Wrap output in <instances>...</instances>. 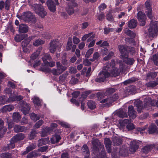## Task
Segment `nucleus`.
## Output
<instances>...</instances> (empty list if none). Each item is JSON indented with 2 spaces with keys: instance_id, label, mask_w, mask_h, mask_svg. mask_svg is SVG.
Segmentation results:
<instances>
[{
  "instance_id": "4be33fe9",
  "label": "nucleus",
  "mask_w": 158,
  "mask_h": 158,
  "mask_svg": "<svg viewBox=\"0 0 158 158\" xmlns=\"http://www.w3.org/2000/svg\"><path fill=\"white\" fill-rule=\"evenodd\" d=\"M119 70L114 66L110 71V76L115 77L118 76L120 74Z\"/></svg>"
},
{
  "instance_id": "423d86ee",
  "label": "nucleus",
  "mask_w": 158,
  "mask_h": 158,
  "mask_svg": "<svg viewBox=\"0 0 158 158\" xmlns=\"http://www.w3.org/2000/svg\"><path fill=\"white\" fill-rule=\"evenodd\" d=\"M118 95L116 94H114L102 99L100 101V102L102 103H107V104H111L114 101L118 99Z\"/></svg>"
},
{
  "instance_id": "864d4df0",
  "label": "nucleus",
  "mask_w": 158,
  "mask_h": 158,
  "mask_svg": "<svg viewBox=\"0 0 158 158\" xmlns=\"http://www.w3.org/2000/svg\"><path fill=\"white\" fill-rule=\"evenodd\" d=\"M44 41L41 39H39L36 40L33 43V45L35 46H38L40 45L44 44Z\"/></svg>"
},
{
  "instance_id": "6ab92c4d",
  "label": "nucleus",
  "mask_w": 158,
  "mask_h": 158,
  "mask_svg": "<svg viewBox=\"0 0 158 158\" xmlns=\"http://www.w3.org/2000/svg\"><path fill=\"white\" fill-rule=\"evenodd\" d=\"M14 108V106L13 105H8L4 106L1 109L0 111L2 112H10L13 110Z\"/></svg>"
},
{
  "instance_id": "bf43d9fd",
  "label": "nucleus",
  "mask_w": 158,
  "mask_h": 158,
  "mask_svg": "<svg viewBox=\"0 0 158 158\" xmlns=\"http://www.w3.org/2000/svg\"><path fill=\"white\" fill-rule=\"evenodd\" d=\"M61 62L62 64L64 65L68 66L69 65V64L68 62V60L66 59L65 56L62 57L61 60Z\"/></svg>"
},
{
  "instance_id": "f257e3e1",
  "label": "nucleus",
  "mask_w": 158,
  "mask_h": 158,
  "mask_svg": "<svg viewBox=\"0 0 158 158\" xmlns=\"http://www.w3.org/2000/svg\"><path fill=\"white\" fill-rule=\"evenodd\" d=\"M151 101L150 98H146L144 100L143 106L142 102L141 101L138 100L135 101L134 104L137 108L138 113H140L143 108H147L148 109V107L151 106Z\"/></svg>"
},
{
  "instance_id": "20e7f679",
  "label": "nucleus",
  "mask_w": 158,
  "mask_h": 158,
  "mask_svg": "<svg viewBox=\"0 0 158 158\" xmlns=\"http://www.w3.org/2000/svg\"><path fill=\"white\" fill-rule=\"evenodd\" d=\"M158 33V26L156 23L152 21L150 23L149 28L148 30V35L149 37H154L156 36Z\"/></svg>"
},
{
  "instance_id": "f704fd0d",
  "label": "nucleus",
  "mask_w": 158,
  "mask_h": 158,
  "mask_svg": "<svg viewBox=\"0 0 158 158\" xmlns=\"http://www.w3.org/2000/svg\"><path fill=\"white\" fill-rule=\"evenodd\" d=\"M158 84V81H153L147 83L146 85L148 87L153 88L156 86Z\"/></svg>"
},
{
  "instance_id": "9b49d317",
  "label": "nucleus",
  "mask_w": 158,
  "mask_h": 158,
  "mask_svg": "<svg viewBox=\"0 0 158 158\" xmlns=\"http://www.w3.org/2000/svg\"><path fill=\"white\" fill-rule=\"evenodd\" d=\"M58 43L57 42L54 40L52 41L50 43L49 49L50 52L54 53L55 52Z\"/></svg>"
},
{
  "instance_id": "9d476101",
  "label": "nucleus",
  "mask_w": 158,
  "mask_h": 158,
  "mask_svg": "<svg viewBox=\"0 0 158 158\" xmlns=\"http://www.w3.org/2000/svg\"><path fill=\"white\" fill-rule=\"evenodd\" d=\"M137 18L138 20L142 23L141 25L144 26L145 24V21L146 19L145 15L141 11H139L137 14Z\"/></svg>"
},
{
  "instance_id": "603ef678",
  "label": "nucleus",
  "mask_w": 158,
  "mask_h": 158,
  "mask_svg": "<svg viewBox=\"0 0 158 158\" xmlns=\"http://www.w3.org/2000/svg\"><path fill=\"white\" fill-rule=\"evenodd\" d=\"M6 97L5 96H0V104H4L8 103V100L6 101Z\"/></svg>"
},
{
  "instance_id": "052dcab7",
  "label": "nucleus",
  "mask_w": 158,
  "mask_h": 158,
  "mask_svg": "<svg viewBox=\"0 0 158 158\" xmlns=\"http://www.w3.org/2000/svg\"><path fill=\"white\" fill-rule=\"evenodd\" d=\"M147 16L151 19H152L153 18V15L152 13V10H148L146 11Z\"/></svg>"
},
{
  "instance_id": "4468645a",
  "label": "nucleus",
  "mask_w": 158,
  "mask_h": 158,
  "mask_svg": "<svg viewBox=\"0 0 158 158\" xmlns=\"http://www.w3.org/2000/svg\"><path fill=\"white\" fill-rule=\"evenodd\" d=\"M46 4L49 10L52 12H54L56 11V7L53 2L51 0H48Z\"/></svg>"
},
{
  "instance_id": "338daca9",
  "label": "nucleus",
  "mask_w": 158,
  "mask_h": 158,
  "mask_svg": "<svg viewBox=\"0 0 158 158\" xmlns=\"http://www.w3.org/2000/svg\"><path fill=\"white\" fill-rule=\"evenodd\" d=\"M44 64L48 66H49L51 67H53L55 65V62L54 61H52L51 62H45Z\"/></svg>"
},
{
  "instance_id": "13d9d810",
  "label": "nucleus",
  "mask_w": 158,
  "mask_h": 158,
  "mask_svg": "<svg viewBox=\"0 0 158 158\" xmlns=\"http://www.w3.org/2000/svg\"><path fill=\"white\" fill-rule=\"evenodd\" d=\"M126 127L128 130H132L135 128L134 124L131 123H130L127 125Z\"/></svg>"
},
{
  "instance_id": "774afa93",
  "label": "nucleus",
  "mask_w": 158,
  "mask_h": 158,
  "mask_svg": "<svg viewBox=\"0 0 158 158\" xmlns=\"http://www.w3.org/2000/svg\"><path fill=\"white\" fill-rule=\"evenodd\" d=\"M78 80L77 79L74 77H72L70 81V82L72 84H75L77 83L78 82Z\"/></svg>"
},
{
  "instance_id": "de8ad7c7",
  "label": "nucleus",
  "mask_w": 158,
  "mask_h": 158,
  "mask_svg": "<svg viewBox=\"0 0 158 158\" xmlns=\"http://www.w3.org/2000/svg\"><path fill=\"white\" fill-rule=\"evenodd\" d=\"M115 91V89L113 88H108L107 89L106 91L105 94L107 95V97H108L110 96V95L112 93L114 92Z\"/></svg>"
},
{
  "instance_id": "f03ea898",
  "label": "nucleus",
  "mask_w": 158,
  "mask_h": 158,
  "mask_svg": "<svg viewBox=\"0 0 158 158\" xmlns=\"http://www.w3.org/2000/svg\"><path fill=\"white\" fill-rule=\"evenodd\" d=\"M31 8L41 18H44L47 15V12L44 8L40 4H34L31 6Z\"/></svg>"
},
{
  "instance_id": "680f3d73",
  "label": "nucleus",
  "mask_w": 158,
  "mask_h": 158,
  "mask_svg": "<svg viewBox=\"0 0 158 158\" xmlns=\"http://www.w3.org/2000/svg\"><path fill=\"white\" fill-rule=\"evenodd\" d=\"M40 52L39 50H37L35 52L32 54L31 56L33 60L36 59L40 54Z\"/></svg>"
},
{
  "instance_id": "2f4dec72",
  "label": "nucleus",
  "mask_w": 158,
  "mask_h": 158,
  "mask_svg": "<svg viewBox=\"0 0 158 158\" xmlns=\"http://www.w3.org/2000/svg\"><path fill=\"white\" fill-rule=\"evenodd\" d=\"M33 102L35 105L38 106H41L42 105V101L40 100L38 97H34L33 100Z\"/></svg>"
},
{
  "instance_id": "b1692460",
  "label": "nucleus",
  "mask_w": 158,
  "mask_h": 158,
  "mask_svg": "<svg viewBox=\"0 0 158 158\" xmlns=\"http://www.w3.org/2000/svg\"><path fill=\"white\" fill-rule=\"evenodd\" d=\"M137 25L136 20L134 19H131L128 22V26L131 29L135 27Z\"/></svg>"
},
{
  "instance_id": "8fccbe9b",
  "label": "nucleus",
  "mask_w": 158,
  "mask_h": 158,
  "mask_svg": "<svg viewBox=\"0 0 158 158\" xmlns=\"http://www.w3.org/2000/svg\"><path fill=\"white\" fill-rule=\"evenodd\" d=\"M14 130L15 132H17L19 131H23V127H21L19 125H16L14 127Z\"/></svg>"
},
{
  "instance_id": "cd10ccee",
  "label": "nucleus",
  "mask_w": 158,
  "mask_h": 158,
  "mask_svg": "<svg viewBox=\"0 0 158 158\" xmlns=\"http://www.w3.org/2000/svg\"><path fill=\"white\" fill-rule=\"evenodd\" d=\"M116 115L119 117L122 118L127 117V113L122 110L118 111L116 112Z\"/></svg>"
},
{
  "instance_id": "473e14b6",
  "label": "nucleus",
  "mask_w": 158,
  "mask_h": 158,
  "mask_svg": "<svg viewBox=\"0 0 158 158\" xmlns=\"http://www.w3.org/2000/svg\"><path fill=\"white\" fill-rule=\"evenodd\" d=\"M74 7L73 4H69L68 6L66 8V10L68 14L70 15L74 13V10L73 7Z\"/></svg>"
},
{
  "instance_id": "5fc2aeb1",
  "label": "nucleus",
  "mask_w": 158,
  "mask_h": 158,
  "mask_svg": "<svg viewBox=\"0 0 158 158\" xmlns=\"http://www.w3.org/2000/svg\"><path fill=\"white\" fill-rule=\"evenodd\" d=\"M16 100V95H11L8 99V102H14Z\"/></svg>"
},
{
  "instance_id": "ea45409f",
  "label": "nucleus",
  "mask_w": 158,
  "mask_h": 158,
  "mask_svg": "<svg viewBox=\"0 0 158 158\" xmlns=\"http://www.w3.org/2000/svg\"><path fill=\"white\" fill-rule=\"evenodd\" d=\"M1 158H13L11 153L9 152H5L1 153L0 155Z\"/></svg>"
},
{
  "instance_id": "72a5a7b5",
  "label": "nucleus",
  "mask_w": 158,
  "mask_h": 158,
  "mask_svg": "<svg viewBox=\"0 0 158 158\" xmlns=\"http://www.w3.org/2000/svg\"><path fill=\"white\" fill-rule=\"evenodd\" d=\"M49 141V139L47 138L41 139H39L38 141V146H41L43 145H44L47 143Z\"/></svg>"
},
{
  "instance_id": "09e8293b",
  "label": "nucleus",
  "mask_w": 158,
  "mask_h": 158,
  "mask_svg": "<svg viewBox=\"0 0 158 158\" xmlns=\"http://www.w3.org/2000/svg\"><path fill=\"white\" fill-rule=\"evenodd\" d=\"M114 52L112 51H110L106 56L103 58V60L105 61H107L109 60L114 56Z\"/></svg>"
},
{
  "instance_id": "3c124183",
  "label": "nucleus",
  "mask_w": 158,
  "mask_h": 158,
  "mask_svg": "<svg viewBox=\"0 0 158 158\" xmlns=\"http://www.w3.org/2000/svg\"><path fill=\"white\" fill-rule=\"evenodd\" d=\"M44 123V121L42 120H39L34 125V127L35 129L39 128Z\"/></svg>"
},
{
  "instance_id": "c756f323",
  "label": "nucleus",
  "mask_w": 158,
  "mask_h": 158,
  "mask_svg": "<svg viewBox=\"0 0 158 158\" xmlns=\"http://www.w3.org/2000/svg\"><path fill=\"white\" fill-rule=\"evenodd\" d=\"M15 143L13 142H11V140H10V143L8 144L6 146L4 147L3 148V150L4 151H7L12 149L15 147Z\"/></svg>"
},
{
  "instance_id": "e433bc0d",
  "label": "nucleus",
  "mask_w": 158,
  "mask_h": 158,
  "mask_svg": "<svg viewBox=\"0 0 158 158\" xmlns=\"http://www.w3.org/2000/svg\"><path fill=\"white\" fill-rule=\"evenodd\" d=\"M106 93L99 92L97 93L96 96L98 99L100 100L101 99L105 98L107 96V95L106 94Z\"/></svg>"
},
{
  "instance_id": "a19ab883",
  "label": "nucleus",
  "mask_w": 158,
  "mask_h": 158,
  "mask_svg": "<svg viewBox=\"0 0 158 158\" xmlns=\"http://www.w3.org/2000/svg\"><path fill=\"white\" fill-rule=\"evenodd\" d=\"M88 107L91 109H93L96 107L95 102L91 101H89L87 102Z\"/></svg>"
},
{
  "instance_id": "6e6d98bb",
  "label": "nucleus",
  "mask_w": 158,
  "mask_h": 158,
  "mask_svg": "<svg viewBox=\"0 0 158 158\" xmlns=\"http://www.w3.org/2000/svg\"><path fill=\"white\" fill-rule=\"evenodd\" d=\"M108 49L106 47H103L101 49V53L102 56H104L107 54Z\"/></svg>"
},
{
  "instance_id": "f3484780",
  "label": "nucleus",
  "mask_w": 158,
  "mask_h": 158,
  "mask_svg": "<svg viewBox=\"0 0 158 158\" xmlns=\"http://www.w3.org/2000/svg\"><path fill=\"white\" fill-rule=\"evenodd\" d=\"M128 56H125V57H121V58L126 64L129 65H132L134 63L135 60L133 58L128 57Z\"/></svg>"
},
{
  "instance_id": "c03bdc74",
  "label": "nucleus",
  "mask_w": 158,
  "mask_h": 158,
  "mask_svg": "<svg viewBox=\"0 0 158 158\" xmlns=\"http://www.w3.org/2000/svg\"><path fill=\"white\" fill-rule=\"evenodd\" d=\"M157 73L156 72H150L148 73L147 75V78L148 79L155 78L157 76Z\"/></svg>"
},
{
  "instance_id": "bb28decb",
  "label": "nucleus",
  "mask_w": 158,
  "mask_h": 158,
  "mask_svg": "<svg viewBox=\"0 0 158 158\" xmlns=\"http://www.w3.org/2000/svg\"><path fill=\"white\" fill-rule=\"evenodd\" d=\"M60 139L59 135L56 134L51 138V141L52 143L55 144L58 142Z\"/></svg>"
},
{
  "instance_id": "1a4fd4ad",
  "label": "nucleus",
  "mask_w": 158,
  "mask_h": 158,
  "mask_svg": "<svg viewBox=\"0 0 158 158\" xmlns=\"http://www.w3.org/2000/svg\"><path fill=\"white\" fill-rule=\"evenodd\" d=\"M139 143L136 140H133L130 143V151L132 153L135 152L139 147Z\"/></svg>"
},
{
  "instance_id": "a18cd8bd",
  "label": "nucleus",
  "mask_w": 158,
  "mask_h": 158,
  "mask_svg": "<svg viewBox=\"0 0 158 158\" xmlns=\"http://www.w3.org/2000/svg\"><path fill=\"white\" fill-rule=\"evenodd\" d=\"M73 44L72 42L71 38H69L66 46V49L67 50H70L71 49Z\"/></svg>"
},
{
  "instance_id": "a878e982",
  "label": "nucleus",
  "mask_w": 158,
  "mask_h": 158,
  "mask_svg": "<svg viewBox=\"0 0 158 158\" xmlns=\"http://www.w3.org/2000/svg\"><path fill=\"white\" fill-rule=\"evenodd\" d=\"M3 121L0 119V137L6 132L7 129L3 127Z\"/></svg>"
},
{
  "instance_id": "c85d7f7f",
  "label": "nucleus",
  "mask_w": 158,
  "mask_h": 158,
  "mask_svg": "<svg viewBox=\"0 0 158 158\" xmlns=\"http://www.w3.org/2000/svg\"><path fill=\"white\" fill-rule=\"evenodd\" d=\"M12 117L14 121L17 122L20 121L21 118V116L19 112L14 113Z\"/></svg>"
},
{
  "instance_id": "6e6552de",
  "label": "nucleus",
  "mask_w": 158,
  "mask_h": 158,
  "mask_svg": "<svg viewBox=\"0 0 158 158\" xmlns=\"http://www.w3.org/2000/svg\"><path fill=\"white\" fill-rule=\"evenodd\" d=\"M20 105L21 110L24 114H26L28 113L30 109L27 103L21 101L20 102Z\"/></svg>"
},
{
  "instance_id": "7ed1b4c3",
  "label": "nucleus",
  "mask_w": 158,
  "mask_h": 158,
  "mask_svg": "<svg viewBox=\"0 0 158 158\" xmlns=\"http://www.w3.org/2000/svg\"><path fill=\"white\" fill-rule=\"evenodd\" d=\"M92 143L93 146V149L94 151L93 154L96 156V153L100 149H102L101 152L105 151L104 145L102 144L99 140L97 139H94L92 140Z\"/></svg>"
},
{
  "instance_id": "4c0bfd02",
  "label": "nucleus",
  "mask_w": 158,
  "mask_h": 158,
  "mask_svg": "<svg viewBox=\"0 0 158 158\" xmlns=\"http://www.w3.org/2000/svg\"><path fill=\"white\" fill-rule=\"evenodd\" d=\"M122 142V140L120 138H114L113 140V143L114 146L120 145Z\"/></svg>"
},
{
  "instance_id": "a211bd4d",
  "label": "nucleus",
  "mask_w": 158,
  "mask_h": 158,
  "mask_svg": "<svg viewBox=\"0 0 158 158\" xmlns=\"http://www.w3.org/2000/svg\"><path fill=\"white\" fill-rule=\"evenodd\" d=\"M148 131L149 134H157L158 133V128L156 125L152 124L149 127Z\"/></svg>"
},
{
  "instance_id": "49530a36",
  "label": "nucleus",
  "mask_w": 158,
  "mask_h": 158,
  "mask_svg": "<svg viewBox=\"0 0 158 158\" xmlns=\"http://www.w3.org/2000/svg\"><path fill=\"white\" fill-rule=\"evenodd\" d=\"M30 117L32 120L35 122L40 119V117L34 113H31L30 115Z\"/></svg>"
},
{
  "instance_id": "58836bf2",
  "label": "nucleus",
  "mask_w": 158,
  "mask_h": 158,
  "mask_svg": "<svg viewBox=\"0 0 158 158\" xmlns=\"http://www.w3.org/2000/svg\"><path fill=\"white\" fill-rule=\"evenodd\" d=\"M82 150L84 155H88L89 154V150L86 144H84L82 148Z\"/></svg>"
},
{
  "instance_id": "2eb2a0df",
  "label": "nucleus",
  "mask_w": 158,
  "mask_h": 158,
  "mask_svg": "<svg viewBox=\"0 0 158 158\" xmlns=\"http://www.w3.org/2000/svg\"><path fill=\"white\" fill-rule=\"evenodd\" d=\"M29 40L28 39L24 40L22 43V45L23 47V51L26 53H29Z\"/></svg>"
},
{
  "instance_id": "79ce46f5",
  "label": "nucleus",
  "mask_w": 158,
  "mask_h": 158,
  "mask_svg": "<svg viewBox=\"0 0 158 158\" xmlns=\"http://www.w3.org/2000/svg\"><path fill=\"white\" fill-rule=\"evenodd\" d=\"M145 6L147 10H152V2L150 0H147L145 3Z\"/></svg>"
},
{
  "instance_id": "aec40b11",
  "label": "nucleus",
  "mask_w": 158,
  "mask_h": 158,
  "mask_svg": "<svg viewBox=\"0 0 158 158\" xmlns=\"http://www.w3.org/2000/svg\"><path fill=\"white\" fill-rule=\"evenodd\" d=\"M24 138V136L23 134H18L11 139V142H13L15 143L20 140L23 139Z\"/></svg>"
},
{
  "instance_id": "39448f33",
  "label": "nucleus",
  "mask_w": 158,
  "mask_h": 158,
  "mask_svg": "<svg viewBox=\"0 0 158 158\" xmlns=\"http://www.w3.org/2000/svg\"><path fill=\"white\" fill-rule=\"evenodd\" d=\"M110 74L108 71L102 70L99 73L95 79V81L98 82H103L106 78L110 77Z\"/></svg>"
},
{
  "instance_id": "ddd939ff",
  "label": "nucleus",
  "mask_w": 158,
  "mask_h": 158,
  "mask_svg": "<svg viewBox=\"0 0 158 158\" xmlns=\"http://www.w3.org/2000/svg\"><path fill=\"white\" fill-rule=\"evenodd\" d=\"M128 113L130 117L132 119H134L136 117V112L132 106H129Z\"/></svg>"
},
{
  "instance_id": "7c9ffc66",
  "label": "nucleus",
  "mask_w": 158,
  "mask_h": 158,
  "mask_svg": "<svg viewBox=\"0 0 158 158\" xmlns=\"http://www.w3.org/2000/svg\"><path fill=\"white\" fill-rule=\"evenodd\" d=\"M28 27L24 24H22L19 26V31L21 33H24L28 31Z\"/></svg>"
},
{
  "instance_id": "e2e57ef3",
  "label": "nucleus",
  "mask_w": 158,
  "mask_h": 158,
  "mask_svg": "<svg viewBox=\"0 0 158 158\" xmlns=\"http://www.w3.org/2000/svg\"><path fill=\"white\" fill-rule=\"evenodd\" d=\"M36 21V19L35 16L30 13V23L34 24Z\"/></svg>"
},
{
  "instance_id": "69168bd1",
  "label": "nucleus",
  "mask_w": 158,
  "mask_h": 158,
  "mask_svg": "<svg viewBox=\"0 0 158 158\" xmlns=\"http://www.w3.org/2000/svg\"><path fill=\"white\" fill-rule=\"evenodd\" d=\"M136 80L134 78H131L124 81L123 83L125 85H127V84L134 82Z\"/></svg>"
},
{
  "instance_id": "dca6fc26",
  "label": "nucleus",
  "mask_w": 158,
  "mask_h": 158,
  "mask_svg": "<svg viewBox=\"0 0 158 158\" xmlns=\"http://www.w3.org/2000/svg\"><path fill=\"white\" fill-rule=\"evenodd\" d=\"M115 66V61L114 60H112L111 62H108L105 64L104 69L103 70L107 71L110 69L113 68Z\"/></svg>"
},
{
  "instance_id": "c9c22d12",
  "label": "nucleus",
  "mask_w": 158,
  "mask_h": 158,
  "mask_svg": "<svg viewBox=\"0 0 158 158\" xmlns=\"http://www.w3.org/2000/svg\"><path fill=\"white\" fill-rule=\"evenodd\" d=\"M125 33L126 35L131 37L134 38L135 37V34L128 29L127 28L125 30Z\"/></svg>"
},
{
  "instance_id": "5701e85b",
  "label": "nucleus",
  "mask_w": 158,
  "mask_h": 158,
  "mask_svg": "<svg viewBox=\"0 0 158 158\" xmlns=\"http://www.w3.org/2000/svg\"><path fill=\"white\" fill-rule=\"evenodd\" d=\"M153 147V146L152 145H147L142 148V152L143 153L147 154L151 151Z\"/></svg>"
},
{
  "instance_id": "0e129e2a",
  "label": "nucleus",
  "mask_w": 158,
  "mask_h": 158,
  "mask_svg": "<svg viewBox=\"0 0 158 158\" xmlns=\"http://www.w3.org/2000/svg\"><path fill=\"white\" fill-rule=\"evenodd\" d=\"M93 48L89 49L85 55V57H89L93 52Z\"/></svg>"
},
{
  "instance_id": "37998d69",
  "label": "nucleus",
  "mask_w": 158,
  "mask_h": 158,
  "mask_svg": "<svg viewBox=\"0 0 158 158\" xmlns=\"http://www.w3.org/2000/svg\"><path fill=\"white\" fill-rule=\"evenodd\" d=\"M42 59L44 63H45V61L46 62H47V60L50 61L52 60V58L50 55L48 54H45L44 57H42Z\"/></svg>"
},
{
  "instance_id": "f8f14e48",
  "label": "nucleus",
  "mask_w": 158,
  "mask_h": 158,
  "mask_svg": "<svg viewBox=\"0 0 158 158\" xmlns=\"http://www.w3.org/2000/svg\"><path fill=\"white\" fill-rule=\"evenodd\" d=\"M17 17L20 19L23 20L26 22H29L30 20V13L29 12H24L21 15H17Z\"/></svg>"
},
{
  "instance_id": "412c9836",
  "label": "nucleus",
  "mask_w": 158,
  "mask_h": 158,
  "mask_svg": "<svg viewBox=\"0 0 158 158\" xmlns=\"http://www.w3.org/2000/svg\"><path fill=\"white\" fill-rule=\"evenodd\" d=\"M57 69L58 72L60 74L67 69V67L63 66L60 62H57L56 63Z\"/></svg>"
},
{
  "instance_id": "0eeeda50",
  "label": "nucleus",
  "mask_w": 158,
  "mask_h": 158,
  "mask_svg": "<svg viewBox=\"0 0 158 158\" xmlns=\"http://www.w3.org/2000/svg\"><path fill=\"white\" fill-rule=\"evenodd\" d=\"M118 48L121 54V58L128 56L127 49L128 46L126 45H119Z\"/></svg>"
},
{
  "instance_id": "393cba45",
  "label": "nucleus",
  "mask_w": 158,
  "mask_h": 158,
  "mask_svg": "<svg viewBox=\"0 0 158 158\" xmlns=\"http://www.w3.org/2000/svg\"><path fill=\"white\" fill-rule=\"evenodd\" d=\"M27 37V35L26 34L23 35L17 34L15 37V40L17 42H19Z\"/></svg>"
},
{
  "instance_id": "4d7b16f0",
  "label": "nucleus",
  "mask_w": 158,
  "mask_h": 158,
  "mask_svg": "<svg viewBox=\"0 0 158 158\" xmlns=\"http://www.w3.org/2000/svg\"><path fill=\"white\" fill-rule=\"evenodd\" d=\"M154 64L158 66V54L154 55L152 58Z\"/></svg>"
}]
</instances>
